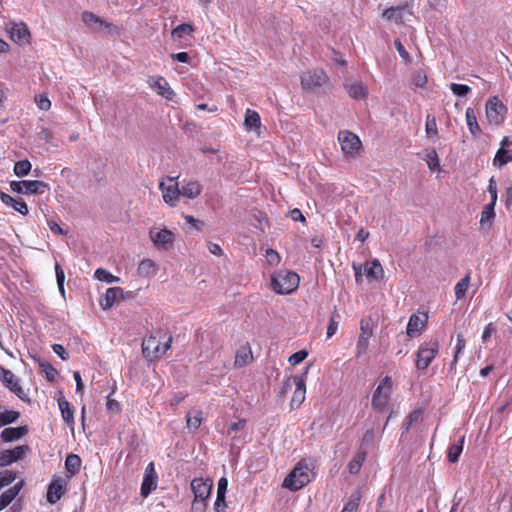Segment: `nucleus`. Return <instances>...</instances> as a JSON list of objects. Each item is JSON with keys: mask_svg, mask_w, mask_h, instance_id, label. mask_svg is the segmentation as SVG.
Here are the masks:
<instances>
[{"mask_svg": "<svg viewBox=\"0 0 512 512\" xmlns=\"http://www.w3.org/2000/svg\"><path fill=\"white\" fill-rule=\"evenodd\" d=\"M408 16H412V11L407 4L391 7L383 12V17L395 23H403L408 20Z\"/></svg>", "mask_w": 512, "mask_h": 512, "instance_id": "nucleus-16", "label": "nucleus"}, {"mask_svg": "<svg viewBox=\"0 0 512 512\" xmlns=\"http://www.w3.org/2000/svg\"><path fill=\"white\" fill-rule=\"evenodd\" d=\"M149 234L152 242L158 248L167 249L168 246H171L174 241V234L167 228L161 229L159 231L151 229Z\"/></svg>", "mask_w": 512, "mask_h": 512, "instance_id": "nucleus-17", "label": "nucleus"}, {"mask_svg": "<svg viewBox=\"0 0 512 512\" xmlns=\"http://www.w3.org/2000/svg\"><path fill=\"white\" fill-rule=\"evenodd\" d=\"M58 406L64 422L68 426H73L75 411L74 407L64 397L58 399Z\"/></svg>", "mask_w": 512, "mask_h": 512, "instance_id": "nucleus-27", "label": "nucleus"}, {"mask_svg": "<svg viewBox=\"0 0 512 512\" xmlns=\"http://www.w3.org/2000/svg\"><path fill=\"white\" fill-rule=\"evenodd\" d=\"M32 165L29 160H20L14 164V173L18 177H24L31 171Z\"/></svg>", "mask_w": 512, "mask_h": 512, "instance_id": "nucleus-38", "label": "nucleus"}, {"mask_svg": "<svg viewBox=\"0 0 512 512\" xmlns=\"http://www.w3.org/2000/svg\"><path fill=\"white\" fill-rule=\"evenodd\" d=\"M23 481H19L0 495V511L7 507L19 494Z\"/></svg>", "mask_w": 512, "mask_h": 512, "instance_id": "nucleus-25", "label": "nucleus"}, {"mask_svg": "<svg viewBox=\"0 0 512 512\" xmlns=\"http://www.w3.org/2000/svg\"><path fill=\"white\" fill-rule=\"evenodd\" d=\"M428 160H427V164H428V167L431 169V170H435V169H438L439 166H440V163H439V159H438V156H437V153L435 151H432L429 155H428Z\"/></svg>", "mask_w": 512, "mask_h": 512, "instance_id": "nucleus-56", "label": "nucleus"}, {"mask_svg": "<svg viewBox=\"0 0 512 512\" xmlns=\"http://www.w3.org/2000/svg\"><path fill=\"white\" fill-rule=\"evenodd\" d=\"M94 276L97 280L106 282V283H114L119 281V278L112 275L109 271L104 268L96 269Z\"/></svg>", "mask_w": 512, "mask_h": 512, "instance_id": "nucleus-40", "label": "nucleus"}, {"mask_svg": "<svg viewBox=\"0 0 512 512\" xmlns=\"http://www.w3.org/2000/svg\"><path fill=\"white\" fill-rule=\"evenodd\" d=\"M496 202H490L484 207V210L481 213V223L490 222L495 217V208Z\"/></svg>", "mask_w": 512, "mask_h": 512, "instance_id": "nucleus-44", "label": "nucleus"}, {"mask_svg": "<svg viewBox=\"0 0 512 512\" xmlns=\"http://www.w3.org/2000/svg\"><path fill=\"white\" fill-rule=\"evenodd\" d=\"M48 226L50 228V230L54 233V234H60V235H64L66 234V231L63 230L62 227H60L56 222L54 221H48Z\"/></svg>", "mask_w": 512, "mask_h": 512, "instance_id": "nucleus-63", "label": "nucleus"}, {"mask_svg": "<svg viewBox=\"0 0 512 512\" xmlns=\"http://www.w3.org/2000/svg\"><path fill=\"white\" fill-rule=\"evenodd\" d=\"M0 199L5 205L12 207L15 211L22 215H27L29 212L26 202L22 199H14L12 196L5 192H0Z\"/></svg>", "mask_w": 512, "mask_h": 512, "instance_id": "nucleus-22", "label": "nucleus"}, {"mask_svg": "<svg viewBox=\"0 0 512 512\" xmlns=\"http://www.w3.org/2000/svg\"><path fill=\"white\" fill-rule=\"evenodd\" d=\"M426 133L428 136H435L437 134V127H436V121L435 118L430 116H427L426 120Z\"/></svg>", "mask_w": 512, "mask_h": 512, "instance_id": "nucleus-54", "label": "nucleus"}, {"mask_svg": "<svg viewBox=\"0 0 512 512\" xmlns=\"http://www.w3.org/2000/svg\"><path fill=\"white\" fill-rule=\"evenodd\" d=\"M42 367H44L43 370L46 373L47 379L50 381L54 380L57 371L49 364H47L46 366L42 365Z\"/></svg>", "mask_w": 512, "mask_h": 512, "instance_id": "nucleus-64", "label": "nucleus"}, {"mask_svg": "<svg viewBox=\"0 0 512 512\" xmlns=\"http://www.w3.org/2000/svg\"><path fill=\"white\" fill-rule=\"evenodd\" d=\"M308 356V352L306 350H300L292 354L288 361L291 365L295 366L303 362Z\"/></svg>", "mask_w": 512, "mask_h": 512, "instance_id": "nucleus-47", "label": "nucleus"}, {"mask_svg": "<svg viewBox=\"0 0 512 512\" xmlns=\"http://www.w3.org/2000/svg\"><path fill=\"white\" fill-rule=\"evenodd\" d=\"M487 190L490 194V202H497V184L494 177L490 178Z\"/></svg>", "mask_w": 512, "mask_h": 512, "instance_id": "nucleus-55", "label": "nucleus"}, {"mask_svg": "<svg viewBox=\"0 0 512 512\" xmlns=\"http://www.w3.org/2000/svg\"><path fill=\"white\" fill-rule=\"evenodd\" d=\"M314 464L312 460H300L291 472L285 477L283 487L290 491H298L309 484L313 478L312 470Z\"/></svg>", "mask_w": 512, "mask_h": 512, "instance_id": "nucleus-1", "label": "nucleus"}, {"mask_svg": "<svg viewBox=\"0 0 512 512\" xmlns=\"http://www.w3.org/2000/svg\"><path fill=\"white\" fill-rule=\"evenodd\" d=\"M301 86L307 92L316 93L328 83V77L323 69H312L301 74Z\"/></svg>", "mask_w": 512, "mask_h": 512, "instance_id": "nucleus-4", "label": "nucleus"}, {"mask_svg": "<svg viewBox=\"0 0 512 512\" xmlns=\"http://www.w3.org/2000/svg\"><path fill=\"white\" fill-rule=\"evenodd\" d=\"M202 423V412L199 410L191 411L187 414V427L190 430H197Z\"/></svg>", "mask_w": 512, "mask_h": 512, "instance_id": "nucleus-36", "label": "nucleus"}, {"mask_svg": "<svg viewBox=\"0 0 512 512\" xmlns=\"http://www.w3.org/2000/svg\"><path fill=\"white\" fill-rule=\"evenodd\" d=\"M82 20L90 28H95L96 25L102 26L104 24L103 20H101L98 16L87 11L83 12Z\"/></svg>", "mask_w": 512, "mask_h": 512, "instance_id": "nucleus-42", "label": "nucleus"}, {"mask_svg": "<svg viewBox=\"0 0 512 512\" xmlns=\"http://www.w3.org/2000/svg\"><path fill=\"white\" fill-rule=\"evenodd\" d=\"M391 395L392 379L390 376H385L373 392L371 400L372 409L377 413L388 411Z\"/></svg>", "mask_w": 512, "mask_h": 512, "instance_id": "nucleus-3", "label": "nucleus"}, {"mask_svg": "<svg viewBox=\"0 0 512 512\" xmlns=\"http://www.w3.org/2000/svg\"><path fill=\"white\" fill-rule=\"evenodd\" d=\"M465 348V340L461 334L457 335V343H456V351L454 354L453 362L452 364H455L458 361L459 355L462 353V351Z\"/></svg>", "mask_w": 512, "mask_h": 512, "instance_id": "nucleus-50", "label": "nucleus"}, {"mask_svg": "<svg viewBox=\"0 0 512 512\" xmlns=\"http://www.w3.org/2000/svg\"><path fill=\"white\" fill-rule=\"evenodd\" d=\"M0 379L3 385L13 392L21 400H26V393L20 384V380L11 370L0 365Z\"/></svg>", "mask_w": 512, "mask_h": 512, "instance_id": "nucleus-9", "label": "nucleus"}, {"mask_svg": "<svg viewBox=\"0 0 512 512\" xmlns=\"http://www.w3.org/2000/svg\"><path fill=\"white\" fill-rule=\"evenodd\" d=\"M52 349L62 360H66L68 358V353L61 344H54Z\"/></svg>", "mask_w": 512, "mask_h": 512, "instance_id": "nucleus-58", "label": "nucleus"}, {"mask_svg": "<svg viewBox=\"0 0 512 512\" xmlns=\"http://www.w3.org/2000/svg\"><path fill=\"white\" fill-rule=\"evenodd\" d=\"M465 436H461L457 442L449 445L447 458L450 463H456L463 451Z\"/></svg>", "mask_w": 512, "mask_h": 512, "instance_id": "nucleus-30", "label": "nucleus"}, {"mask_svg": "<svg viewBox=\"0 0 512 512\" xmlns=\"http://www.w3.org/2000/svg\"><path fill=\"white\" fill-rule=\"evenodd\" d=\"M439 352V342L432 339L421 344L416 354V367L418 370H425L431 364Z\"/></svg>", "mask_w": 512, "mask_h": 512, "instance_id": "nucleus-5", "label": "nucleus"}, {"mask_svg": "<svg viewBox=\"0 0 512 512\" xmlns=\"http://www.w3.org/2000/svg\"><path fill=\"white\" fill-rule=\"evenodd\" d=\"M494 332H495V328L492 323H489L488 325H486V327L484 328V331L482 333V337H481L482 341L484 343L487 342L490 339L492 333H494Z\"/></svg>", "mask_w": 512, "mask_h": 512, "instance_id": "nucleus-59", "label": "nucleus"}, {"mask_svg": "<svg viewBox=\"0 0 512 512\" xmlns=\"http://www.w3.org/2000/svg\"><path fill=\"white\" fill-rule=\"evenodd\" d=\"M394 45H395V48H396L397 52L399 53V56L405 62H409L410 61V55H409L408 51L405 49L404 45L401 43V41L396 39L394 41Z\"/></svg>", "mask_w": 512, "mask_h": 512, "instance_id": "nucleus-51", "label": "nucleus"}, {"mask_svg": "<svg viewBox=\"0 0 512 512\" xmlns=\"http://www.w3.org/2000/svg\"><path fill=\"white\" fill-rule=\"evenodd\" d=\"M123 290L120 287L108 288L103 296L100 298V306L103 310L110 309L116 300L122 296Z\"/></svg>", "mask_w": 512, "mask_h": 512, "instance_id": "nucleus-20", "label": "nucleus"}, {"mask_svg": "<svg viewBox=\"0 0 512 512\" xmlns=\"http://www.w3.org/2000/svg\"><path fill=\"white\" fill-rule=\"evenodd\" d=\"M450 89L454 95L458 97H464L470 92V87L465 84L452 83Z\"/></svg>", "mask_w": 512, "mask_h": 512, "instance_id": "nucleus-46", "label": "nucleus"}, {"mask_svg": "<svg viewBox=\"0 0 512 512\" xmlns=\"http://www.w3.org/2000/svg\"><path fill=\"white\" fill-rule=\"evenodd\" d=\"M506 112V106L497 97L494 96L488 99L486 103V116L490 124H501Z\"/></svg>", "mask_w": 512, "mask_h": 512, "instance_id": "nucleus-8", "label": "nucleus"}, {"mask_svg": "<svg viewBox=\"0 0 512 512\" xmlns=\"http://www.w3.org/2000/svg\"><path fill=\"white\" fill-rule=\"evenodd\" d=\"M36 104L40 110L47 111L51 107V101L45 95H39L35 98Z\"/></svg>", "mask_w": 512, "mask_h": 512, "instance_id": "nucleus-52", "label": "nucleus"}, {"mask_svg": "<svg viewBox=\"0 0 512 512\" xmlns=\"http://www.w3.org/2000/svg\"><path fill=\"white\" fill-rule=\"evenodd\" d=\"M244 126L247 131L258 132L261 126V119L258 112L247 109L244 117Z\"/></svg>", "mask_w": 512, "mask_h": 512, "instance_id": "nucleus-28", "label": "nucleus"}, {"mask_svg": "<svg viewBox=\"0 0 512 512\" xmlns=\"http://www.w3.org/2000/svg\"><path fill=\"white\" fill-rule=\"evenodd\" d=\"M158 476L155 471L154 463H149L144 471L143 481L141 484L140 494L143 498H147L152 491L157 488Z\"/></svg>", "mask_w": 512, "mask_h": 512, "instance_id": "nucleus-12", "label": "nucleus"}, {"mask_svg": "<svg viewBox=\"0 0 512 512\" xmlns=\"http://www.w3.org/2000/svg\"><path fill=\"white\" fill-rule=\"evenodd\" d=\"M305 374L293 377V383L295 384V391L291 399V407H299L305 400L306 395V384Z\"/></svg>", "mask_w": 512, "mask_h": 512, "instance_id": "nucleus-18", "label": "nucleus"}, {"mask_svg": "<svg viewBox=\"0 0 512 512\" xmlns=\"http://www.w3.org/2000/svg\"><path fill=\"white\" fill-rule=\"evenodd\" d=\"M148 85L158 95L166 98L167 100H172L175 96V92L171 89L168 81L162 76L150 77L148 79Z\"/></svg>", "mask_w": 512, "mask_h": 512, "instance_id": "nucleus-14", "label": "nucleus"}, {"mask_svg": "<svg viewBox=\"0 0 512 512\" xmlns=\"http://www.w3.org/2000/svg\"><path fill=\"white\" fill-rule=\"evenodd\" d=\"M202 191V186L197 181H189L185 185H183L180 189V195L188 198L195 199L200 195Z\"/></svg>", "mask_w": 512, "mask_h": 512, "instance_id": "nucleus-29", "label": "nucleus"}, {"mask_svg": "<svg viewBox=\"0 0 512 512\" xmlns=\"http://www.w3.org/2000/svg\"><path fill=\"white\" fill-rule=\"evenodd\" d=\"M213 488V481L209 478H195L191 482V489L194 493L193 508H196L197 502H204L208 499Z\"/></svg>", "mask_w": 512, "mask_h": 512, "instance_id": "nucleus-10", "label": "nucleus"}, {"mask_svg": "<svg viewBox=\"0 0 512 512\" xmlns=\"http://www.w3.org/2000/svg\"><path fill=\"white\" fill-rule=\"evenodd\" d=\"M252 359L251 350L243 348L237 351L235 356V365L238 367L245 366Z\"/></svg>", "mask_w": 512, "mask_h": 512, "instance_id": "nucleus-39", "label": "nucleus"}, {"mask_svg": "<svg viewBox=\"0 0 512 512\" xmlns=\"http://www.w3.org/2000/svg\"><path fill=\"white\" fill-rule=\"evenodd\" d=\"M338 141L340 143L341 150L345 155L353 156L361 148V141L359 137L347 130L339 132Z\"/></svg>", "mask_w": 512, "mask_h": 512, "instance_id": "nucleus-11", "label": "nucleus"}, {"mask_svg": "<svg viewBox=\"0 0 512 512\" xmlns=\"http://www.w3.org/2000/svg\"><path fill=\"white\" fill-rule=\"evenodd\" d=\"M227 508L226 496L217 495L216 500L214 502V510L215 512H227L225 509Z\"/></svg>", "mask_w": 512, "mask_h": 512, "instance_id": "nucleus-49", "label": "nucleus"}, {"mask_svg": "<svg viewBox=\"0 0 512 512\" xmlns=\"http://www.w3.org/2000/svg\"><path fill=\"white\" fill-rule=\"evenodd\" d=\"M366 451L360 450L358 451L352 460L348 463V471L352 475H356L360 472L361 467L366 459Z\"/></svg>", "mask_w": 512, "mask_h": 512, "instance_id": "nucleus-32", "label": "nucleus"}, {"mask_svg": "<svg viewBox=\"0 0 512 512\" xmlns=\"http://www.w3.org/2000/svg\"><path fill=\"white\" fill-rule=\"evenodd\" d=\"M428 320V315L423 313L421 316L417 314H412L409 318L406 332L410 337H415L421 331V329L426 325Z\"/></svg>", "mask_w": 512, "mask_h": 512, "instance_id": "nucleus-19", "label": "nucleus"}, {"mask_svg": "<svg viewBox=\"0 0 512 512\" xmlns=\"http://www.w3.org/2000/svg\"><path fill=\"white\" fill-rule=\"evenodd\" d=\"M171 344L172 336L170 335L162 344L156 336L151 335L142 342L143 354L145 357L160 358L170 349Z\"/></svg>", "mask_w": 512, "mask_h": 512, "instance_id": "nucleus-6", "label": "nucleus"}, {"mask_svg": "<svg viewBox=\"0 0 512 512\" xmlns=\"http://www.w3.org/2000/svg\"><path fill=\"white\" fill-rule=\"evenodd\" d=\"M364 273L368 280H378L383 275V268L379 260L374 259L371 262H366L364 265Z\"/></svg>", "mask_w": 512, "mask_h": 512, "instance_id": "nucleus-26", "label": "nucleus"}, {"mask_svg": "<svg viewBox=\"0 0 512 512\" xmlns=\"http://www.w3.org/2000/svg\"><path fill=\"white\" fill-rule=\"evenodd\" d=\"M68 479L64 477H55L51 481L47 490V501L50 504L58 502L67 491Z\"/></svg>", "mask_w": 512, "mask_h": 512, "instance_id": "nucleus-13", "label": "nucleus"}, {"mask_svg": "<svg viewBox=\"0 0 512 512\" xmlns=\"http://www.w3.org/2000/svg\"><path fill=\"white\" fill-rule=\"evenodd\" d=\"M81 458L76 454H69L65 459L67 478L73 477L80 469Z\"/></svg>", "mask_w": 512, "mask_h": 512, "instance_id": "nucleus-31", "label": "nucleus"}, {"mask_svg": "<svg viewBox=\"0 0 512 512\" xmlns=\"http://www.w3.org/2000/svg\"><path fill=\"white\" fill-rule=\"evenodd\" d=\"M28 433L27 426L8 427L1 432V439L4 442H13L19 440Z\"/></svg>", "mask_w": 512, "mask_h": 512, "instance_id": "nucleus-21", "label": "nucleus"}, {"mask_svg": "<svg viewBox=\"0 0 512 512\" xmlns=\"http://www.w3.org/2000/svg\"><path fill=\"white\" fill-rule=\"evenodd\" d=\"M16 479V473L12 470L0 472V484L4 488L10 485Z\"/></svg>", "mask_w": 512, "mask_h": 512, "instance_id": "nucleus-45", "label": "nucleus"}, {"mask_svg": "<svg viewBox=\"0 0 512 512\" xmlns=\"http://www.w3.org/2000/svg\"><path fill=\"white\" fill-rule=\"evenodd\" d=\"M73 378H74V380H75V382H76V391H77V392H82V391H83V389H84V384H83V382H82L80 372H79V371H75V372L73 373Z\"/></svg>", "mask_w": 512, "mask_h": 512, "instance_id": "nucleus-62", "label": "nucleus"}, {"mask_svg": "<svg viewBox=\"0 0 512 512\" xmlns=\"http://www.w3.org/2000/svg\"><path fill=\"white\" fill-rule=\"evenodd\" d=\"M193 31V28L189 24H180L176 28L173 29L172 35L174 37L181 38L185 34H190Z\"/></svg>", "mask_w": 512, "mask_h": 512, "instance_id": "nucleus-48", "label": "nucleus"}, {"mask_svg": "<svg viewBox=\"0 0 512 512\" xmlns=\"http://www.w3.org/2000/svg\"><path fill=\"white\" fill-rule=\"evenodd\" d=\"M348 94L357 100L364 99L367 96V88L362 82L354 81V82H346L344 84Z\"/></svg>", "mask_w": 512, "mask_h": 512, "instance_id": "nucleus-24", "label": "nucleus"}, {"mask_svg": "<svg viewBox=\"0 0 512 512\" xmlns=\"http://www.w3.org/2000/svg\"><path fill=\"white\" fill-rule=\"evenodd\" d=\"M19 417L20 413L15 410L0 412V427L16 422Z\"/></svg>", "mask_w": 512, "mask_h": 512, "instance_id": "nucleus-37", "label": "nucleus"}, {"mask_svg": "<svg viewBox=\"0 0 512 512\" xmlns=\"http://www.w3.org/2000/svg\"><path fill=\"white\" fill-rule=\"evenodd\" d=\"M227 489H228V480L226 477H221L218 481L217 495L226 496Z\"/></svg>", "mask_w": 512, "mask_h": 512, "instance_id": "nucleus-57", "label": "nucleus"}, {"mask_svg": "<svg viewBox=\"0 0 512 512\" xmlns=\"http://www.w3.org/2000/svg\"><path fill=\"white\" fill-rule=\"evenodd\" d=\"M28 449L27 445H20L0 452V466H8L22 459Z\"/></svg>", "mask_w": 512, "mask_h": 512, "instance_id": "nucleus-15", "label": "nucleus"}, {"mask_svg": "<svg viewBox=\"0 0 512 512\" xmlns=\"http://www.w3.org/2000/svg\"><path fill=\"white\" fill-rule=\"evenodd\" d=\"M289 214H290V218L294 221H300V222L305 221V217L303 216L302 212L297 208L292 209Z\"/></svg>", "mask_w": 512, "mask_h": 512, "instance_id": "nucleus-61", "label": "nucleus"}, {"mask_svg": "<svg viewBox=\"0 0 512 512\" xmlns=\"http://www.w3.org/2000/svg\"><path fill=\"white\" fill-rule=\"evenodd\" d=\"M512 161V149L499 148L493 159V164L503 167Z\"/></svg>", "mask_w": 512, "mask_h": 512, "instance_id": "nucleus-33", "label": "nucleus"}, {"mask_svg": "<svg viewBox=\"0 0 512 512\" xmlns=\"http://www.w3.org/2000/svg\"><path fill=\"white\" fill-rule=\"evenodd\" d=\"M10 188L13 192L24 195H41L49 190V185L39 180L11 181Z\"/></svg>", "mask_w": 512, "mask_h": 512, "instance_id": "nucleus-7", "label": "nucleus"}, {"mask_svg": "<svg viewBox=\"0 0 512 512\" xmlns=\"http://www.w3.org/2000/svg\"><path fill=\"white\" fill-rule=\"evenodd\" d=\"M160 189L163 193V200L165 203L170 205H175V201H177L180 195V189L178 188V184H171L166 186L164 182L160 183Z\"/></svg>", "mask_w": 512, "mask_h": 512, "instance_id": "nucleus-23", "label": "nucleus"}, {"mask_svg": "<svg viewBox=\"0 0 512 512\" xmlns=\"http://www.w3.org/2000/svg\"><path fill=\"white\" fill-rule=\"evenodd\" d=\"M299 281L298 274L289 270L277 271L271 277L274 292L281 295L292 293L298 287Z\"/></svg>", "mask_w": 512, "mask_h": 512, "instance_id": "nucleus-2", "label": "nucleus"}, {"mask_svg": "<svg viewBox=\"0 0 512 512\" xmlns=\"http://www.w3.org/2000/svg\"><path fill=\"white\" fill-rule=\"evenodd\" d=\"M55 273H56L57 284L64 283L65 282V273H64V270L59 265V263L55 264Z\"/></svg>", "mask_w": 512, "mask_h": 512, "instance_id": "nucleus-60", "label": "nucleus"}, {"mask_svg": "<svg viewBox=\"0 0 512 512\" xmlns=\"http://www.w3.org/2000/svg\"><path fill=\"white\" fill-rule=\"evenodd\" d=\"M465 118H466V124H467V127H468L470 133L473 136H476L477 134H479L481 129L477 122L475 112L472 108L466 109Z\"/></svg>", "mask_w": 512, "mask_h": 512, "instance_id": "nucleus-34", "label": "nucleus"}, {"mask_svg": "<svg viewBox=\"0 0 512 512\" xmlns=\"http://www.w3.org/2000/svg\"><path fill=\"white\" fill-rule=\"evenodd\" d=\"M470 273H467L460 281H458L454 287L455 297L457 300H461L470 285Z\"/></svg>", "mask_w": 512, "mask_h": 512, "instance_id": "nucleus-35", "label": "nucleus"}, {"mask_svg": "<svg viewBox=\"0 0 512 512\" xmlns=\"http://www.w3.org/2000/svg\"><path fill=\"white\" fill-rule=\"evenodd\" d=\"M360 498L361 495L359 492L352 493L342 512H356L359 506Z\"/></svg>", "mask_w": 512, "mask_h": 512, "instance_id": "nucleus-41", "label": "nucleus"}, {"mask_svg": "<svg viewBox=\"0 0 512 512\" xmlns=\"http://www.w3.org/2000/svg\"><path fill=\"white\" fill-rule=\"evenodd\" d=\"M138 269L141 274H149L154 269V262L150 259H145L140 262Z\"/></svg>", "mask_w": 512, "mask_h": 512, "instance_id": "nucleus-53", "label": "nucleus"}, {"mask_svg": "<svg viewBox=\"0 0 512 512\" xmlns=\"http://www.w3.org/2000/svg\"><path fill=\"white\" fill-rule=\"evenodd\" d=\"M11 34L12 37H16L18 40H24L29 36V31L25 24H19L12 28Z\"/></svg>", "mask_w": 512, "mask_h": 512, "instance_id": "nucleus-43", "label": "nucleus"}]
</instances>
